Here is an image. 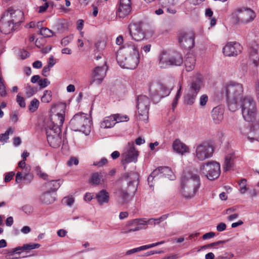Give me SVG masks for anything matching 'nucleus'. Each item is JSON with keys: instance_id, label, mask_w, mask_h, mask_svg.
Segmentation results:
<instances>
[{"instance_id": "nucleus-40", "label": "nucleus", "mask_w": 259, "mask_h": 259, "mask_svg": "<svg viewBox=\"0 0 259 259\" xmlns=\"http://www.w3.org/2000/svg\"><path fill=\"white\" fill-rule=\"evenodd\" d=\"M39 104V101L37 99L34 98L30 102V104L28 106L29 110L31 112H35L38 109Z\"/></svg>"}, {"instance_id": "nucleus-1", "label": "nucleus", "mask_w": 259, "mask_h": 259, "mask_svg": "<svg viewBox=\"0 0 259 259\" xmlns=\"http://www.w3.org/2000/svg\"><path fill=\"white\" fill-rule=\"evenodd\" d=\"M222 94L226 96L228 107L230 111L235 112L241 108L242 114L247 122H253L257 114L256 103L249 96H243V87L241 83L230 81L225 83Z\"/></svg>"}, {"instance_id": "nucleus-49", "label": "nucleus", "mask_w": 259, "mask_h": 259, "mask_svg": "<svg viewBox=\"0 0 259 259\" xmlns=\"http://www.w3.org/2000/svg\"><path fill=\"white\" fill-rule=\"evenodd\" d=\"M226 242H227V241H226V240L219 241L217 242H213V243H211L210 244H208L203 245V246L201 247V248L202 249H205L208 247H214L218 245H219L221 244H223L225 243Z\"/></svg>"}, {"instance_id": "nucleus-32", "label": "nucleus", "mask_w": 259, "mask_h": 259, "mask_svg": "<svg viewBox=\"0 0 259 259\" xmlns=\"http://www.w3.org/2000/svg\"><path fill=\"white\" fill-rule=\"evenodd\" d=\"M103 176L101 172H94L90 179V182L93 185H99L101 181L103 182Z\"/></svg>"}, {"instance_id": "nucleus-10", "label": "nucleus", "mask_w": 259, "mask_h": 259, "mask_svg": "<svg viewBox=\"0 0 259 259\" xmlns=\"http://www.w3.org/2000/svg\"><path fill=\"white\" fill-rule=\"evenodd\" d=\"M139 151L136 150L133 142H128L123 148L121 154V162L123 164L130 162L136 163L138 160Z\"/></svg>"}, {"instance_id": "nucleus-28", "label": "nucleus", "mask_w": 259, "mask_h": 259, "mask_svg": "<svg viewBox=\"0 0 259 259\" xmlns=\"http://www.w3.org/2000/svg\"><path fill=\"white\" fill-rule=\"evenodd\" d=\"M47 141L50 146L54 148L59 147L61 143V135H55V136L50 137L47 138Z\"/></svg>"}, {"instance_id": "nucleus-43", "label": "nucleus", "mask_w": 259, "mask_h": 259, "mask_svg": "<svg viewBox=\"0 0 259 259\" xmlns=\"http://www.w3.org/2000/svg\"><path fill=\"white\" fill-rule=\"evenodd\" d=\"M240 187V192L241 194H244L247 190V181L245 179H242L238 183Z\"/></svg>"}, {"instance_id": "nucleus-53", "label": "nucleus", "mask_w": 259, "mask_h": 259, "mask_svg": "<svg viewBox=\"0 0 259 259\" xmlns=\"http://www.w3.org/2000/svg\"><path fill=\"white\" fill-rule=\"evenodd\" d=\"M208 102V96L203 94L201 95L199 99V104L202 107H204L206 105L207 102Z\"/></svg>"}, {"instance_id": "nucleus-37", "label": "nucleus", "mask_w": 259, "mask_h": 259, "mask_svg": "<svg viewBox=\"0 0 259 259\" xmlns=\"http://www.w3.org/2000/svg\"><path fill=\"white\" fill-rule=\"evenodd\" d=\"M233 166V161L232 157L230 155H227L226 157L225 160L224 170L225 171H228Z\"/></svg>"}, {"instance_id": "nucleus-58", "label": "nucleus", "mask_w": 259, "mask_h": 259, "mask_svg": "<svg viewBox=\"0 0 259 259\" xmlns=\"http://www.w3.org/2000/svg\"><path fill=\"white\" fill-rule=\"evenodd\" d=\"M15 176V172L13 171L9 172L7 174H6L5 178V182H10L13 177Z\"/></svg>"}, {"instance_id": "nucleus-7", "label": "nucleus", "mask_w": 259, "mask_h": 259, "mask_svg": "<svg viewBox=\"0 0 259 259\" xmlns=\"http://www.w3.org/2000/svg\"><path fill=\"white\" fill-rule=\"evenodd\" d=\"M214 147L210 141L201 142L195 146V156L200 161H203L212 157Z\"/></svg>"}, {"instance_id": "nucleus-16", "label": "nucleus", "mask_w": 259, "mask_h": 259, "mask_svg": "<svg viewBox=\"0 0 259 259\" xmlns=\"http://www.w3.org/2000/svg\"><path fill=\"white\" fill-rule=\"evenodd\" d=\"M4 15L10 19L15 25L21 22L23 19V13L20 10H15L12 8H9Z\"/></svg>"}, {"instance_id": "nucleus-11", "label": "nucleus", "mask_w": 259, "mask_h": 259, "mask_svg": "<svg viewBox=\"0 0 259 259\" xmlns=\"http://www.w3.org/2000/svg\"><path fill=\"white\" fill-rule=\"evenodd\" d=\"M116 60L122 68L134 69L139 63V56H123L120 53H117Z\"/></svg>"}, {"instance_id": "nucleus-2", "label": "nucleus", "mask_w": 259, "mask_h": 259, "mask_svg": "<svg viewBox=\"0 0 259 259\" xmlns=\"http://www.w3.org/2000/svg\"><path fill=\"white\" fill-rule=\"evenodd\" d=\"M182 195L187 199L193 197L200 186V177L195 169H186L181 177Z\"/></svg>"}, {"instance_id": "nucleus-15", "label": "nucleus", "mask_w": 259, "mask_h": 259, "mask_svg": "<svg viewBox=\"0 0 259 259\" xmlns=\"http://www.w3.org/2000/svg\"><path fill=\"white\" fill-rule=\"evenodd\" d=\"M60 112L57 114L51 115L49 119L46 121L45 123L49 124L52 122V126H58L60 128L62 126L64 121L65 116V106H62Z\"/></svg>"}, {"instance_id": "nucleus-51", "label": "nucleus", "mask_w": 259, "mask_h": 259, "mask_svg": "<svg viewBox=\"0 0 259 259\" xmlns=\"http://www.w3.org/2000/svg\"><path fill=\"white\" fill-rule=\"evenodd\" d=\"M108 162V160L106 158H102L99 161H95L93 165L98 167H101L106 165Z\"/></svg>"}, {"instance_id": "nucleus-25", "label": "nucleus", "mask_w": 259, "mask_h": 259, "mask_svg": "<svg viewBox=\"0 0 259 259\" xmlns=\"http://www.w3.org/2000/svg\"><path fill=\"white\" fill-rule=\"evenodd\" d=\"M52 124V122H50L49 124H45V128L46 131V133L47 135V138H49L50 137H53L56 134L59 135L61 133V128L58 127V126H53L51 125Z\"/></svg>"}, {"instance_id": "nucleus-63", "label": "nucleus", "mask_w": 259, "mask_h": 259, "mask_svg": "<svg viewBox=\"0 0 259 259\" xmlns=\"http://www.w3.org/2000/svg\"><path fill=\"white\" fill-rule=\"evenodd\" d=\"M51 67L46 66L44 67L42 70V74L43 76L47 77L49 75Z\"/></svg>"}, {"instance_id": "nucleus-30", "label": "nucleus", "mask_w": 259, "mask_h": 259, "mask_svg": "<svg viewBox=\"0 0 259 259\" xmlns=\"http://www.w3.org/2000/svg\"><path fill=\"white\" fill-rule=\"evenodd\" d=\"M61 186L60 180H51L45 183V187L49 190L48 191H56Z\"/></svg>"}, {"instance_id": "nucleus-48", "label": "nucleus", "mask_w": 259, "mask_h": 259, "mask_svg": "<svg viewBox=\"0 0 259 259\" xmlns=\"http://www.w3.org/2000/svg\"><path fill=\"white\" fill-rule=\"evenodd\" d=\"M256 56L255 58H257L258 53L257 50L256 49H252L250 51V57L253 60V62L255 66H258V61L254 59V57Z\"/></svg>"}, {"instance_id": "nucleus-31", "label": "nucleus", "mask_w": 259, "mask_h": 259, "mask_svg": "<svg viewBox=\"0 0 259 259\" xmlns=\"http://www.w3.org/2000/svg\"><path fill=\"white\" fill-rule=\"evenodd\" d=\"M160 177H166L170 180H174L175 176L171 169L167 166L161 167Z\"/></svg>"}, {"instance_id": "nucleus-18", "label": "nucleus", "mask_w": 259, "mask_h": 259, "mask_svg": "<svg viewBox=\"0 0 259 259\" xmlns=\"http://www.w3.org/2000/svg\"><path fill=\"white\" fill-rule=\"evenodd\" d=\"M107 67L106 66V62H104V65L102 67H96L93 72V80L91 82L92 84L93 82H97L98 84H100L106 75V70Z\"/></svg>"}, {"instance_id": "nucleus-26", "label": "nucleus", "mask_w": 259, "mask_h": 259, "mask_svg": "<svg viewBox=\"0 0 259 259\" xmlns=\"http://www.w3.org/2000/svg\"><path fill=\"white\" fill-rule=\"evenodd\" d=\"M211 116L215 123H220L223 119V110L219 107L213 108L211 111Z\"/></svg>"}, {"instance_id": "nucleus-20", "label": "nucleus", "mask_w": 259, "mask_h": 259, "mask_svg": "<svg viewBox=\"0 0 259 259\" xmlns=\"http://www.w3.org/2000/svg\"><path fill=\"white\" fill-rule=\"evenodd\" d=\"M172 148L174 152L181 155H184L185 153H189L190 152L189 147L179 139H176L174 141Z\"/></svg>"}, {"instance_id": "nucleus-5", "label": "nucleus", "mask_w": 259, "mask_h": 259, "mask_svg": "<svg viewBox=\"0 0 259 259\" xmlns=\"http://www.w3.org/2000/svg\"><path fill=\"white\" fill-rule=\"evenodd\" d=\"M151 28L149 23L140 21L131 23L128 25V31L132 39L136 41H141L144 38L145 33L150 30Z\"/></svg>"}, {"instance_id": "nucleus-12", "label": "nucleus", "mask_w": 259, "mask_h": 259, "mask_svg": "<svg viewBox=\"0 0 259 259\" xmlns=\"http://www.w3.org/2000/svg\"><path fill=\"white\" fill-rule=\"evenodd\" d=\"M195 34L193 31L182 32L179 35V42L185 49H191L194 46Z\"/></svg>"}, {"instance_id": "nucleus-3", "label": "nucleus", "mask_w": 259, "mask_h": 259, "mask_svg": "<svg viewBox=\"0 0 259 259\" xmlns=\"http://www.w3.org/2000/svg\"><path fill=\"white\" fill-rule=\"evenodd\" d=\"M158 61L159 67L163 69L181 66L184 62L182 55L180 53L166 51H163L159 54Z\"/></svg>"}, {"instance_id": "nucleus-34", "label": "nucleus", "mask_w": 259, "mask_h": 259, "mask_svg": "<svg viewBox=\"0 0 259 259\" xmlns=\"http://www.w3.org/2000/svg\"><path fill=\"white\" fill-rule=\"evenodd\" d=\"M30 171V166H27L24 168H21V171H19L23 176V179L28 180L29 182L33 179V176Z\"/></svg>"}, {"instance_id": "nucleus-44", "label": "nucleus", "mask_w": 259, "mask_h": 259, "mask_svg": "<svg viewBox=\"0 0 259 259\" xmlns=\"http://www.w3.org/2000/svg\"><path fill=\"white\" fill-rule=\"evenodd\" d=\"M164 243V241H160V242H158L154 243H152V244H150L143 245V246H141L138 247L139 251H142V250H146V249H149V248L155 247V246H157L158 245L162 244Z\"/></svg>"}, {"instance_id": "nucleus-24", "label": "nucleus", "mask_w": 259, "mask_h": 259, "mask_svg": "<svg viewBox=\"0 0 259 259\" xmlns=\"http://www.w3.org/2000/svg\"><path fill=\"white\" fill-rule=\"evenodd\" d=\"M40 245L38 243H29L25 244L22 246H19L13 248L12 253H19L24 251L30 250L33 249L38 248Z\"/></svg>"}, {"instance_id": "nucleus-41", "label": "nucleus", "mask_w": 259, "mask_h": 259, "mask_svg": "<svg viewBox=\"0 0 259 259\" xmlns=\"http://www.w3.org/2000/svg\"><path fill=\"white\" fill-rule=\"evenodd\" d=\"M116 123L120 122L127 121L129 120V117L126 115H122L121 114H113Z\"/></svg>"}, {"instance_id": "nucleus-14", "label": "nucleus", "mask_w": 259, "mask_h": 259, "mask_svg": "<svg viewBox=\"0 0 259 259\" xmlns=\"http://www.w3.org/2000/svg\"><path fill=\"white\" fill-rule=\"evenodd\" d=\"M242 49L239 43L236 41L229 42L223 48V52L226 56H237L241 53Z\"/></svg>"}, {"instance_id": "nucleus-35", "label": "nucleus", "mask_w": 259, "mask_h": 259, "mask_svg": "<svg viewBox=\"0 0 259 259\" xmlns=\"http://www.w3.org/2000/svg\"><path fill=\"white\" fill-rule=\"evenodd\" d=\"M196 99V97L187 93L184 96V103L188 105H193Z\"/></svg>"}, {"instance_id": "nucleus-64", "label": "nucleus", "mask_w": 259, "mask_h": 259, "mask_svg": "<svg viewBox=\"0 0 259 259\" xmlns=\"http://www.w3.org/2000/svg\"><path fill=\"white\" fill-rule=\"evenodd\" d=\"M64 203L67 205L71 206L74 202V198L72 197H65L63 199Z\"/></svg>"}, {"instance_id": "nucleus-22", "label": "nucleus", "mask_w": 259, "mask_h": 259, "mask_svg": "<svg viewBox=\"0 0 259 259\" xmlns=\"http://www.w3.org/2000/svg\"><path fill=\"white\" fill-rule=\"evenodd\" d=\"M196 57L193 54H188L186 55L184 61V64L187 71L189 72L192 71L196 64Z\"/></svg>"}, {"instance_id": "nucleus-8", "label": "nucleus", "mask_w": 259, "mask_h": 259, "mask_svg": "<svg viewBox=\"0 0 259 259\" xmlns=\"http://www.w3.org/2000/svg\"><path fill=\"white\" fill-rule=\"evenodd\" d=\"M201 172L211 181L217 179L220 175V164L214 161L202 163L200 167Z\"/></svg>"}, {"instance_id": "nucleus-57", "label": "nucleus", "mask_w": 259, "mask_h": 259, "mask_svg": "<svg viewBox=\"0 0 259 259\" xmlns=\"http://www.w3.org/2000/svg\"><path fill=\"white\" fill-rule=\"evenodd\" d=\"M69 166H71L73 164L77 165L78 164V160L74 157H71L67 162Z\"/></svg>"}, {"instance_id": "nucleus-13", "label": "nucleus", "mask_w": 259, "mask_h": 259, "mask_svg": "<svg viewBox=\"0 0 259 259\" xmlns=\"http://www.w3.org/2000/svg\"><path fill=\"white\" fill-rule=\"evenodd\" d=\"M131 11V0H120L116 12V16L124 18L130 15Z\"/></svg>"}, {"instance_id": "nucleus-45", "label": "nucleus", "mask_w": 259, "mask_h": 259, "mask_svg": "<svg viewBox=\"0 0 259 259\" xmlns=\"http://www.w3.org/2000/svg\"><path fill=\"white\" fill-rule=\"evenodd\" d=\"M181 95V86H180V88L179 90L177 91V93L176 94V95L172 103V109L173 111L175 110V108L176 107L177 104H178V101L180 98Z\"/></svg>"}, {"instance_id": "nucleus-33", "label": "nucleus", "mask_w": 259, "mask_h": 259, "mask_svg": "<svg viewBox=\"0 0 259 259\" xmlns=\"http://www.w3.org/2000/svg\"><path fill=\"white\" fill-rule=\"evenodd\" d=\"M41 201L44 203L49 204L55 201V198L51 194L50 191L44 193L40 197Z\"/></svg>"}, {"instance_id": "nucleus-23", "label": "nucleus", "mask_w": 259, "mask_h": 259, "mask_svg": "<svg viewBox=\"0 0 259 259\" xmlns=\"http://www.w3.org/2000/svg\"><path fill=\"white\" fill-rule=\"evenodd\" d=\"M131 224H136L137 226L134 228H131L127 231H124L123 233L127 234L132 232L139 231L141 229H146L147 228V221L142 219H135L132 221Z\"/></svg>"}, {"instance_id": "nucleus-36", "label": "nucleus", "mask_w": 259, "mask_h": 259, "mask_svg": "<svg viewBox=\"0 0 259 259\" xmlns=\"http://www.w3.org/2000/svg\"><path fill=\"white\" fill-rule=\"evenodd\" d=\"M157 95L160 97H164L169 95L170 90L164 85H159L158 90L157 91Z\"/></svg>"}, {"instance_id": "nucleus-52", "label": "nucleus", "mask_w": 259, "mask_h": 259, "mask_svg": "<svg viewBox=\"0 0 259 259\" xmlns=\"http://www.w3.org/2000/svg\"><path fill=\"white\" fill-rule=\"evenodd\" d=\"M36 92L35 89L30 85H27L26 88V95L28 97L32 96Z\"/></svg>"}, {"instance_id": "nucleus-47", "label": "nucleus", "mask_w": 259, "mask_h": 259, "mask_svg": "<svg viewBox=\"0 0 259 259\" xmlns=\"http://www.w3.org/2000/svg\"><path fill=\"white\" fill-rule=\"evenodd\" d=\"M120 197L122 199L123 203H126L130 200V199H129L130 195L126 190H121Z\"/></svg>"}, {"instance_id": "nucleus-56", "label": "nucleus", "mask_w": 259, "mask_h": 259, "mask_svg": "<svg viewBox=\"0 0 259 259\" xmlns=\"http://www.w3.org/2000/svg\"><path fill=\"white\" fill-rule=\"evenodd\" d=\"M106 46V44L104 41H99L95 44V47L97 50L98 51H101L103 50Z\"/></svg>"}, {"instance_id": "nucleus-55", "label": "nucleus", "mask_w": 259, "mask_h": 259, "mask_svg": "<svg viewBox=\"0 0 259 259\" xmlns=\"http://www.w3.org/2000/svg\"><path fill=\"white\" fill-rule=\"evenodd\" d=\"M17 102L21 107H25V102L24 98L18 94L17 96Z\"/></svg>"}, {"instance_id": "nucleus-46", "label": "nucleus", "mask_w": 259, "mask_h": 259, "mask_svg": "<svg viewBox=\"0 0 259 259\" xmlns=\"http://www.w3.org/2000/svg\"><path fill=\"white\" fill-rule=\"evenodd\" d=\"M39 33L44 37H51L53 35L52 31L47 27H41Z\"/></svg>"}, {"instance_id": "nucleus-4", "label": "nucleus", "mask_w": 259, "mask_h": 259, "mask_svg": "<svg viewBox=\"0 0 259 259\" xmlns=\"http://www.w3.org/2000/svg\"><path fill=\"white\" fill-rule=\"evenodd\" d=\"M70 128L88 135L90 132L91 120L88 114L82 112L75 114L69 122Z\"/></svg>"}, {"instance_id": "nucleus-54", "label": "nucleus", "mask_w": 259, "mask_h": 259, "mask_svg": "<svg viewBox=\"0 0 259 259\" xmlns=\"http://www.w3.org/2000/svg\"><path fill=\"white\" fill-rule=\"evenodd\" d=\"M50 82L47 78L41 79L38 81V84L41 88H44L47 87Z\"/></svg>"}, {"instance_id": "nucleus-21", "label": "nucleus", "mask_w": 259, "mask_h": 259, "mask_svg": "<svg viewBox=\"0 0 259 259\" xmlns=\"http://www.w3.org/2000/svg\"><path fill=\"white\" fill-rule=\"evenodd\" d=\"M201 83L202 80L199 76L195 80H192L188 85L186 93L190 95H193L197 97L200 90Z\"/></svg>"}, {"instance_id": "nucleus-9", "label": "nucleus", "mask_w": 259, "mask_h": 259, "mask_svg": "<svg viewBox=\"0 0 259 259\" xmlns=\"http://www.w3.org/2000/svg\"><path fill=\"white\" fill-rule=\"evenodd\" d=\"M150 104V99L147 96L140 95L138 97L137 108L138 111V120L145 122L148 121Z\"/></svg>"}, {"instance_id": "nucleus-61", "label": "nucleus", "mask_w": 259, "mask_h": 259, "mask_svg": "<svg viewBox=\"0 0 259 259\" xmlns=\"http://www.w3.org/2000/svg\"><path fill=\"white\" fill-rule=\"evenodd\" d=\"M161 167H158L157 168L154 169L152 172H151V175L152 176H153L154 177H155V178H156L157 177H158V178H161V177H160V172H161Z\"/></svg>"}, {"instance_id": "nucleus-19", "label": "nucleus", "mask_w": 259, "mask_h": 259, "mask_svg": "<svg viewBox=\"0 0 259 259\" xmlns=\"http://www.w3.org/2000/svg\"><path fill=\"white\" fill-rule=\"evenodd\" d=\"M15 24L4 15L0 20V30L4 34L11 33L14 29Z\"/></svg>"}, {"instance_id": "nucleus-17", "label": "nucleus", "mask_w": 259, "mask_h": 259, "mask_svg": "<svg viewBox=\"0 0 259 259\" xmlns=\"http://www.w3.org/2000/svg\"><path fill=\"white\" fill-rule=\"evenodd\" d=\"M117 53H120L123 56H139V50L137 46L132 42L125 44Z\"/></svg>"}, {"instance_id": "nucleus-59", "label": "nucleus", "mask_w": 259, "mask_h": 259, "mask_svg": "<svg viewBox=\"0 0 259 259\" xmlns=\"http://www.w3.org/2000/svg\"><path fill=\"white\" fill-rule=\"evenodd\" d=\"M72 38L70 36H67L63 38L61 40V45L64 46H67L71 41Z\"/></svg>"}, {"instance_id": "nucleus-60", "label": "nucleus", "mask_w": 259, "mask_h": 259, "mask_svg": "<svg viewBox=\"0 0 259 259\" xmlns=\"http://www.w3.org/2000/svg\"><path fill=\"white\" fill-rule=\"evenodd\" d=\"M215 236V234L214 232H210L204 234L202 236V239L203 240H206L209 238H211Z\"/></svg>"}, {"instance_id": "nucleus-50", "label": "nucleus", "mask_w": 259, "mask_h": 259, "mask_svg": "<svg viewBox=\"0 0 259 259\" xmlns=\"http://www.w3.org/2000/svg\"><path fill=\"white\" fill-rule=\"evenodd\" d=\"M10 133H13V130L11 128H9L8 130H7L5 134H1L0 141L4 142L8 140L9 139V135Z\"/></svg>"}, {"instance_id": "nucleus-6", "label": "nucleus", "mask_w": 259, "mask_h": 259, "mask_svg": "<svg viewBox=\"0 0 259 259\" xmlns=\"http://www.w3.org/2000/svg\"><path fill=\"white\" fill-rule=\"evenodd\" d=\"M234 17L236 24H247L252 22L256 17V14L251 9L242 7L237 8Z\"/></svg>"}, {"instance_id": "nucleus-42", "label": "nucleus", "mask_w": 259, "mask_h": 259, "mask_svg": "<svg viewBox=\"0 0 259 259\" xmlns=\"http://www.w3.org/2000/svg\"><path fill=\"white\" fill-rule=\"evenodd\" d=\"M52 100V92L51 91L46 90L44 92L41 101L44 103H49Z\"/></svg>"}, {"instance_id": "nucleus-27", "label": "nucleus", "mask_w": 259, "mask_h": 259, "mask_svg": "<svg viewBox=\"0 0 259 259\" xmlns=\"http://www.w3.org/2000/svg\"><path fill=\"white\" fill-rule=\"evenodd\" d=\"M98 202L100 205L108 203L109 200V193L105 190H102L96 194V196Z\"/></svg>"}, {"instance_id": "nucleus-38", "label": "nucleus", "mask_w": 259, "mask_h": 259, "mask_svg": "<svg viewBox=\"0 0 259 259\" xmlns=\"http://www.w3.org/2000/svg\"><path fill=\"white\" fill-rule=\"evenodd\" d=\"M35 172L37 175L41 179H42L44 180H49V176L47 174L44 172L41 168V167L39 166H36L35 168Z\"/></svg>"}, {"instance_id": "nucleus-62", "label": "nucleus", "mask_w": 259, "mask_h": 259, "mask_svg": "<svg viewBox=\"0 0 259 259\" xmlns=\"http://www.w3.org/2000/svg\"><path fill=\"white\" fill-rule=\"evenodd\" d=\"M234 256V254L231 252L225 253L223 255H220L218 256L219 259H230Z\"/></svg>"}, {"instance_id": "nucleus-29", "label": "nucleus", "mask_w": 259, "mask_h": 259, "mask_svg": "<svg viewBox=\"0 0 259 259\" xmlns=\"http://www.w3.org/2000/svg\"><path fill=\"white\" fill-rule=\"evenodd\" d=\"M116 123L114 115L112 114L104 119L101 123V126L103 128H111L114 126Z\"/></svg>"}, {"instance_id": "nucleus-39", "label": "nucleus", "mask_w": 259, "mask_h": 259, "mask_svg": "<svg viewBox=\"0 0 259 259\" xmlns=\"http://www.w3.org/2000/svg\"><path fill=\"white\" fill-rule=\"evenodd\" d=\"M127 177L130 179L129 184L132 185L138 181L139 179V175L136 171H131L127 174Z\"/></svg>"}]
</instances>
